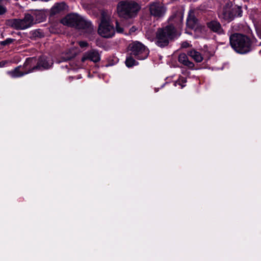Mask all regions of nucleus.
<instances>
[{
    "mask_svg": "<svg viewBox=\"0 0 261 261\" xmlns=\"http://www.w3.org/2000/svg\"><path fill=\"white\" fill-rule=\"evenodd\" d=\"M180 34V31L173 24L159 28L155 33V43L159 47H164L169 44L170 41L178 37Z\"/></svg>",
    "mask_w": 261,
    "mask_h": 261,
    "instance_id": "1",
    "label": "nucleus"
},
{
    "mask_svg": "<svg viewBox=\"0 0 261 261\" xmlns=\"http://www.w3.org/2000/svg\"><path fill=\"white\" fill-rule=\"evenodd\" d=\"M229 42L231 47L238 53L246 54L251 50V42L246 35L234 33L229 37Z\"/></svg>",
    "mask_w": 261,
    "mask_h": 261,
    "instance_id": "2",
    "label": "nucleus"
},
{
    "mask_svg": "<svg viewBox=\"0 0 261 261\" xmlns=\"http://www.w3.org/2000/svg\"><path fill=\"white\" fill-rule=\"evenodd\" d=\"M118 15L123 18L128 19L136 16L140 9L139 5L132 1H121L117 5Z\"/></svg>",
    "mask_w": 261,
    "mask_h": 261,
    "instance_id": "3",
    "label": "nucleus"
},
{
    "mask_svg": "<svg viewBox=\"0 0 261 261\" xmlns=\"http://www.w3.org/2000/svg\"><path fill=\"white\" fill-rule=\"evenodd\" d=\"M34 20L33 16L26 14L23 19H11L7 21V24L16 30H25L33 24L40 22Z\"/></svg>",
    "mask_w": 261,
    "mask_h": 261,
    "instance_id": "4",
    "label": "nucleus"
},
{
    "mask_svg": "<svg viewBox=\"0 0 261 261\" xmlns=\"http://www.w3.org/2000/svg\"><path fill=\"white\" fill-rule=\"evenodd\" d=\"M242 13L241 7L237 6H232L231 5L227 4L219 13V17L222 20L229 22L236 17L242 16Z\"/></svg>",
    "mask_w": 261,
    "mask_h": 261,
    "instance_id": "5",
    "label": "nucleus"
},
{
    "mask_svg": "<svg viewBox=\"0 0 261 261\" xmlns=\"http://www.w3.org/2000/svg\"><path fill=\"white\" fill-rule=\"evenodd\" d=\"M130 55L134 56L138 60L146 59L149 54V50L142 43L135 41L131 43L129 46Z\"/></svg>",
    "mask_w": 261,
    "mask_h": 261,
    "instance_id": "6",
    "label": "nucleus"
},
{
    "mask_svg": "<svg viewBox=\"0 0 261 261\" xmlns=\"http://www.w3.org/2000/svg\"><path fill=\"white\" fill-rule=\"evenodd\" d=\"M36 61L34 58H28L23 64V66H18L14 69L9 71L7 73L12 77L15 78L22 76L31 72V64Z\"/></svg>",
    "mask_w": 261,
    "mask_h": 261,
    "instance_id": "7",
    "label": "nucleus"
},
{
    "mask_svg": "<svg viewBox=\"0 0 261 261\" xmlns=\"http://www.w3.org/2000/svg\"><path fill=\"white\" fill-rule=\"evenodd\" d=\"M98 32L104 38H111L114 35L115 30L113 25L109 21L103 18L99 25Z\"/></svg>",
    "mask_w": 261,
    "mask_h": 261,
    "instance_id": "8",
    "label": "nucleus"
},
{
    "mask_svg": "<svg viewBox=\"0 0 261 261\" xmlns=\"http://www.w3.org/2000/svg\"><path fill=\"white\" fill-rule=\"evenodd\" d=\"M148 7L150 15L156 18L163 17L166 12V7L160 2H151L148 4Z\"/></svg>",
    "mask_w": 261,
    "mask_h": 261,
    "instance_id": "9",
    "label": "nucleus"
},
{
    "mask_svg": "<svg viewBox=\"0 0 261 261\" xmlns=\"http://www.w3.org/2000/svg\"><path fill=\"white\" fill-rule=\"evenodd\" d=\"M53 64V61L49 58L43 56L40 58L37 65L32 67H31L30 69L31 72L37 70H42L49 68Z\"/></svg>",
    "mask_w": 261,
    "mask_h": 261,
    "instance_id": "10",
    "label": "nucleus"
},
{
    "mask_svg": "<svg viewBox=\"0 0 261 261\" xmlns=\"http://www.w3.org/2000/svg\"><path fill=\"white\" fill-rule=\"evenodd\" d=\"M79 16L75 14H69L62 19L61 22L65 25L75 27L78 20H79Z\"/></svg>",
    "mask_w": 261,
    "mask_h": 261,
    "instance_id": "11",
    "label": "nucleus"
},
{
    "mask_svg": "<svg viewBox=\"0 0 261 261\" xmlns=\"http://www.w3.org/2000/svg\"><path fill=\"white\" fill-rule=\"evenodd\" d=\"M79 19L75 27L76 28L85 30L86 31L89 33H91L93 31V28L90 21L81 16H79Z\"/></svg>",
    "mask_w": 261,
    "mask_h": 261,
    "instance_id": "12",
    "label": "nucleus"
},
{
    "mask_svg": "<svg viewBox=\"0 0 261 261\" xmlns=\"http://www.w3.org/2000/svg\"><path fill=\"white\" fill-rule=\"evenodd\" d=\"M88 59L94 62H97L100 60L99 54L97 51L94 49L88 51L84 54L81 61L82 62H84Z\"/></svg>",
    "mask_w": 261,
    "mask_h": 261,
    "instance_id": "13",
    "label": "nucleus"
},
{
    "mask_svg": "<svg viewBox=\"0 0 261 261\" xmlns=\"http://www.w3.org/2000/svg\"><path fill=\"white\" fill-rule=\"evenodd\" d=\"M207 27L213 32L218 34L223 33V30L220 23L217 20H211L206 23Z\"/></svg>",
    "mask_w": 261,
    "mask_h": 261,
    "instance_id": "14",
    "label": "nucleus"
},
{
    "mask_svg": "<svg viewBox=\"0 0 261 261\" xmlns=\"http://www.w3.org/2000/svg\"><path fill=\"white\" fill-rule=\"evenodd\" d=\"M68 7L64 2H61L55 4L51 9V13L56 14L60 13L65 12L68 11Z\"/></svg>",
    "mask_w": 261,
    "mask_h": 261,
    "instance_id": "15",
    "label": "nucleus"
},
{
    "mask_svg": "<svg viewBox=\"0 0 261 261\" xmlns=\"http://www.w3.org/2000/svg\"><path fill=\"white\" fill-rule=\"evenodd\" d=\"M178 61L180 63L188 67L189 68L193 69L194 67V64L189 61L187 55L185 53H181L179 55Z\"/></svg>",
    "mask_w": 261,
    "mask_h": 261,
    "instance_id": "16",
    "label": "nucleus"
},
{
    "mask_svg": "<svg viewBox=\"0 0 261 261\" xmlns=\"http://www.w3.org/2000/svg\"><path fill=\"white\" fill-rule=\"evenodd\" d=\"M187 54L188 55L190 56L192 59H193L195 62L197 63H200L202 62L203 59L201 54L199 52L196 51L195 49L189 50L187 53Z\"/></svg>",
    "mask_w": 261,
    "mask_h": 261,
    "instance_id": "17",
    "label": "nucleus"
},
{
    "mask_svg": "<svg viewBox=\"0 0 261 261\" xmlns=\"http://www.w3.org/2000/svg\"><path fill=\"white\" fill-rule=\"evenodd\" d=\"M8 0H0V15H4L7 11Z\"/></svg>",
    "mask_w": 261,
    "mask_h": 261,
    "instance_id": "18",
    "label": "nucleus"
},
{
    "mask_svg": "<svg viewBox=\"0 0 261 261\" xmlns=\"http://www.w3.org/2000/svg\"><path fill=\"white\" fill-rule=\"evenodd\" d=\"M138 63L133 57H127L125 61V64L128 67H132L133 66L138 65Z\"/></svg>",
    "mask_w": 261,
    "mask_h": 261,
    "instance_id": "19",
    "label": "nucleus"
},
{
    "mask_svg": "<svg viewBox=\"0 0 261 261\" xmlns=\"http://www.w3.org/2000/svg\"><path fill=\"white\" fill-rule=\"evenodd\" d=\"M31 35L33 38H42L44 37V34L43 31L40 29L36 30L31 32Z\"/></svg>",
    "mask_w": 261,
    "mask_h": 261,
    "instance_id": "20",
    "label": "nucleus"
},
{
    "mask_svg": "<svg viewBox=\"0 0 261 261\" xmlns=\"http://www.w3.org/2000/svg\"><path fill=\"white\" fill-rule=\"evenodd\" d=\"M187 80L186 78L182 76H180L178 80L174 83V85L175 86H176L177 85H180L181 86V88H182L185 86V85H184V84H185Z\"/></svg>",
    "mask_w": 261,
    "mask_h": 261,
    "instance_id": "21",
    "label": "nucleus"
},
{
    "mask_svg": "<svg viewBox=\"0 0 261 261\" xmlns=\"http://www.w3.org/2000/svg\"><path fill=\"white\" fill-rule=\"evenodd\" d=\"M187 25L188 26H189L190 27H193L196 22V20L194 16H191V15H189L187 19Z\"/></svg>",
    "mask_w": 261,
    "mask_h": 261,
    "instance_id": "22",
    "label": "nucleus"
},
{
    "mask_svg": "<svg viewBox=\"0 0 261 261\" xmlns=\"http://www.w3.org/2000/svg\"><path fill=\"white\" fill-rule=\"evenodd\" d=\"M15 40L12 38H7L1 42V44L3 46L9 45L12 43Z\"/></svg>",
    "mask_w": 261,
    "mask_h": 261,
    "instance_id": "23",
    "label": "nucleus"
},
{
    "mask_svg": "<svg viewBox=\"0 0 261 261\" xmlns=\"http://www.w3.org/2000/svg\"><path fill=\"white\" fill-rule=\"evenodd\" d=\"M146 37L151 41L154 40L153 36L151 34V32L149 31L146 32Z\"/></svg>",
    "mask_w": 261,
    "mask_h": 261,
    "instance_id": "24",
    "label": "nucleus"
},
{
    "mask_svg": "<svg viewBox=\"0 0 261 261\" xmlns=\"http://www.w3.org/2000/svg\"><path fill=\"white\" fill-rule=\"evenodd\" d=\"M256 32L258 36L261 38V24L256 28Z\"/></svg>",
    "mask_w": 261,
    "mask_h": 261,
    "instance_id": "25",
    "label": "nucleus"
},
{
    "mask_svg": "<svg viewBox=\"0 0 261 261\" xmlns=\"http://www.w3.org/2000/svg\"><path fill=\"white\" fill-rule=\"evenodd\" d=\"M79 44L81 47L83 48L88 46V43L86 41H80Z\"/></svg>",
    "mask_w": 261,
    "mask_h": 261,
    "instance_id": "26",
    "label": "nucleus"
},
{
    "mask_svg": "<svg viewBox=\"0 0 261 261\" xmlns=\"http://www.w3.org/2000/svg\"><path fill=\"white\" fill-rule=\"evenodd\" d=\"M116 31L118 33H122L123 32V28L120 27L118 23H116Z\"/></svg>",
    "mask_w": 261,
    "mask_h": 261,
    "instance_id": "27",
    "label": "nucleus"
},
{
    "mask_svg": "<svg viewBox=\"0 0 261 261\" xmlns=\"http://www.w3.org/2000/svg\"><path fill=\"white\" fill-rule=\"evenodd\" d=\"M72 57H73V56H68L66 57H63L62 61L63 62V61H67L68 60L71 59Z\"/></svg>",
    "mask_w": 261,
    "mask_h": 261,
    "instance_id": "28",
    "label": "nucleus"
},
{
    "mask_svg": "<svg viewBox=\"0 0 261 261\" xmlns=\"http://www.w3.org/2000/svg\"><path fill=\"white\" fill-rule=\"evenodd\" d=\"M189 46V44L187 42H185L182 44V47L186 48V47H188Z\"/></svg>",
    "mask_w": 261,
    "mask_h": 261,
    "instance_id": "29",
    "label": "nucleus"
},
{
    "mask_svg": "<svg viewBox=\"0 0 261 261\" xmlns=\"http://www.w3.org/2000/svg\"><path fill=\"white\" fill-rule=\"evenodd\" d=\"M6 63H7V61L0 62V67H4L5 65V64H6Z\"/></svg>",
    "mask_w": 261,
    "mask_h": 261,
    "instance_id": "30",
    "label": "nucleus"
}]
</instances>
